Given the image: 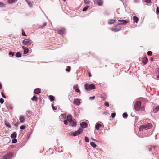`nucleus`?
Returning <instances> with one entry per match:
<instances>
[{"instance_id": "nucleus-24", "label": "nucleus", "mask_w": 159, "mask_h": 159, "mask_svg": "<svg viewBox=\"0 0 159 159\" xmlns=\"http://www.w3.org/2000/svg\"><path fill=\"white\" fill-rule=\"evenodd\" d=\"M16 56L17 57H21V55L20 52H18L16 54Z\"/></svg>"}, {"instance_id": "nucleus-6", "label": "nucleus", "mask_w": 159, "mask_h": 159, "mask_svg": "<svg viewBox=\"0 0 159 159\" xmlns=\"http://www.w3.org/2000/svg\"><path fill=\"white\" fill-rule=\"evenodd\" d=\"M23 43L25 45L29 46L32 43V41L29 39H25L23 41Z\"/></svg>"}, {"instance_id": "nucleus-32", "label": "nucleus", "mask_w": 159, "mask_h": 159, "mask_svg": "<svg viewBox=\"0 0 159 159\" xmlns=\"http://www.w3.org/2000/svg\"><path fill=\"white\" fill-rule=\"evenodd\" d=\"M31 99L33 101L34 100H36L37 99V98L35 96H34Z\"/></svg>"}, {"instance_id": "nucleus-37", "label": "nucleus", "mask_w": 159, "mask_h": 159, "mask_svg": "<svg viewBox=\"0 0 159 159\" xmlns=\"http://www.w3.org/2000/svg\"><path fill=\"white\" fill-rule=\"evenodd\" d=\"M104 105L105 106H107V107H108L109 106L108 102L107 101L105 102L104 103Z\"/></svg>"}, {"instance_id": "nucleus-12", "label": "nucleus", "mask_w": 159, "mask_h": 159, "mask_svg": "<svg viewBox=\"0 0 159 159\" xmlns=\"http://www.w3.org/2000/svg\"><path fill=\"white\" fill-rule=\"evenodd\" d=\"M20 121L21 123H24L25 121V118L23 116H21L19 117Z\"/></svg>"}, {"instance_id": "nucleus-52", "label": "nucleus", "mask_w": 159, "mask_h": 159, "mask_svg": "<svg viewBox=\"0 0 159 159\" xmlns=\"http://www.w3.org/2000/svg\"><path fill=\"white\" fill-rule=\"evenodd\" d=\"M89 77H91V73H89Z\"/></svg>"}, {"instance_id": "nucleus-56", "label": "nucleus", "mask_w": 159, "mask_h": 159, "mask_svg": "<svg viewBox=\"0 0 159 159\" xmlns=\"http://www.w3.org/2000/svg\"><path fill=\"white\" fill-rule=\"evenodd\" d=\"M25 0L27 2L28 1L27 0Z\"/></svg>"}, {"instance_id": "nucleus-38", "label": "nucleus", "mask_w": 159, "mask_h": 159, "mask_svg": "<svg viewBox=\"0 0 159 159\" xmlns=\"http://www.w3.org/2000/svg\"><path fill=\"white\" fill-rule=\"evenodd\" d=\"M85 141L86 142H89V139L88 137L87 136H86L85 138Z\"/></svg>"}, {"instance_id": "nucleus-48", "label": "nucleus", "mask_w": 159, "mask_h": 159, "mask_svg": "<svg viewBox=\"0 0 159 159\" xmlns=\"http://www.w3.org/2000/svg\"><path fill=\"white\" fill-rule=\"evenodd\" d=\"M95 96H93V97H90L89 99H90L93 100V99H95Z\"/></svg>"}, {"instance_id": "nucleus-3", "label": "nucleus", "mask_w": 159, "mask_h": 159, "mask_svg": "<svg viewBox=\"0 0 159 159\" xmlns=\"http://www.w3.org/2000/svg\"><path fill=\"white\" fill-rule=\"evenodd\" d=\"M85 89L87 90H88L89 89V90H92V89H95V86L93 84H91L89 85H88L87 84H86L84 85Z\"/></svg>"}, {"instance_id": "nucleus-9", "label": "nucleus", "mask_w": 159, "mask_h": 159, "mask_svg": "<svg viewBox=\"0 0 159 159\" xmlns=\"http://www.w3.org/2000/svg\"><path fill=\"white\" fill-rule=\"evenodd\" d=\"M74 103L76 105H79L80 104V100L78 99H75L74 100Z\"/></svg>"}, {"instance_id": "nucleus-29", "label": "nucleus", "mask_w": 159, "mask_h": 159, "mask_svg": "<svg viewBox=\"0 0 159 159\" xmlns=\"http://www.w3.org/2000/svg\"><path fill=\"white\" fill-rule=\"evenodd\" d=\"M5 6V4L4 3L0 2V7H3Z\"/></svg>"}, {"instance_id": "nucleus-14", "label": "nucleus", "mask_w": 159, "mask_h": 159, "mask_svg": "<svg viewBox=\"0 0 159 159\" xmlns=\"http://www.w3.org/2000/svg\"><path fill=\"white\" fill-rule=\"evenodd\" d=\"M69 122H70V125L71 126H74L76 123V120H72Z\"/></svg>"}, {"instance_id": "nucleus-22", "label": "nucleus", "mask_w": 159, "mask_h": 159, "mask_svg": "<svg viewBox=\"0 0 159 159\" xmlns=\"http://www.w3.org/2000/svg\"><path fill=\"white\" fill-rule=\"evenodd\" d=\"M90 144L91 145L93 148H95L96 147V144L93 142H91Z\"/></svg>"}, {"instance_id": "nucleus-20", "label": "nucleus", "mask_w": 159, "mask_h": 159, "mask_svg": "<svg viewBox=\"0 0 159 159\" xmlns=\"http://www.w3.org/2000/svg\"><path fill=\"white\" fill-rule=\"evenodd\" d=\"M22 48L24 50V53H27L28 52V49L26 48L24 46H22Z\"/></svg>"}, {"instance_id": "nucleus-17", "label": "nucleus", "mask_w": 159, "mask_h": 159, "mask_svg": "<svg viewBox=\"0 0 159 159\" xmlns=\"http://www.w3.org/2000/svg\"><path fill=\"white\" fill-rule=\"evenodd\" d=\"M133 20L134 23H137L138 21V18L135 16H134L133 17Z\"/></svg>"}, {"instance_id": "nucleus-25", "label": "nucleus", "mask_w": 159, "mask_h": 159, "mask_svg": "<svg viewBox=\"0 0 159 159\" xmlns=\"http://www.w3.org/2000/svg\"><path fill=\"white\" fill-rule=\"evenodd\" d=\"M49 98L51 100V101H52L54 100V97L52 96V95H50L49 96Z\"/></svg>"}, {"instance_id": "nucleus-41", "label": "nucleus", "mask_w": 159, "mask_h": 159, "mask_svg": "<svg viewBox=\"0 0 159 159\" xmlns=\"http://www.w3.org/2000/svg\"><path fill=\"white\" fill-rule=\"evenodd\" d=\"M144 1L147 3H150L151 0H144Z\"/></svg>"}, {"instance_id": "nucleus-31", "label": "nucleus", "mask_w": 159, "mask_h": 159, "mask_svg": "<svg viewBox=\"0 0 159 159\" xmlns=\"http://www.w3.org/2000/svg\"><path fill=\"white\" fill-rule=\"evenodd\" d=\"M15 0H9L8 2L10 3H13L15 2Z\"/></svg>"}, {"instance_id": "nucleus-1", "label": "nucleus", "mask_w": 159, "mask_h": 159, "mask_svg": "<svg viewBox=\"0 0 159 159\" xmlns=\"http://www.w3.org/2000/svg\"><path fill=\"white\" fill-rule=\"evenodd\" d=\"M119 22H123V23H120L116 25L114 28H111V30L113 31L117 32L120 31L121 29V27L119 26L120 25H125L127 23V21L125 20H118Z\"/></svg>"}, {"instance_id": "nucleus-8", "label": "nucleus", "mask_w": 159, "mask_h": 159, "mask_svg": "<svg viewBox=\"0 0 159 159\" xmlns=\"http://www.w3.org/2000/svg\"><path fill=\"white\" fill-rule=\"evenodd\" d=\"M58 33L61 35L65 34L66 33V30L64 29H59L58 30Z\"/></svg>"}, {"instance_id": "nucleus-55", "label": "nucleus", "mask_w": 159, "mask_h": 159, "mask_svg": "<svg viewBox=\"0 0 159 159\" xmlns=\"http://www.w3.org/2000/svg\"><path fill=\"white\" fill-rule=\"evenodd\" d=\"M158 72H159V69H158Z\"/></svg>"}, {"instance_id": "nucleus-39", "label": "nucleus", "mask_w": 159, "mask_h": 159, "mask_svg": "<svg viewBox=\"0 0 159 159\" xmlns=\"http://www.w3.org/2000/svg\"><path fill=\"white\" fill-rule=\"evenodd\" d=\"M4 102V100L3 98H1L0 99V103H1V104L3 103Z\"/></svg>"}, {"instance_id": "nucleus-5", "label": "nucleus", "mask_w": 159, "mask_h": 159, "mask_svg": "<svg viewBox=\"0 0 159 159\" xmlns=\"http://www.w3.org/2000/svg\"><path fill=\"white\" fill-rule=\"evenodd\" d=\"M13 155V154L11 152L7 153L3 156L2 159H9L12 157Z\"/></svg>"}, {"instance_id": "nucleus-30", "label": "nucleus", "mask_w": 159, "mask_h": 159, "mask_svg": "<svg viewBox=\"0 0 159 159\" xmlns=\"http://www.w3.org/2000/svg\"><path fill=\"white\" fill-rule=\"evenodd\" d=\"M147 54L148 55L151 56L152 54V52L151 51H148L147 52Z\"/></svg>"}, {"instance_id": "nucleus-33", "label": "nucleus", "mask_w": 159, "mask_h": 159, "mask_svg": "<svg viewBox=\"0 0 159 159\" xmlns=\"http://www.w3.org/2000/svg\"><path fill=\"white\" fill-rule=\"evenodd\" d=\"M127 116V114L126 113H124L123 114V116L124 118H126Z\"/></svg>"}, {"instance_id": "nucleus-21", "label": "nucleus", "mask_w": 159, "mask_h": 159, "mask_svg": "<svg viewBox=\"0 0 159 159\" xmlns=\"http://www.w3.org/2000/svg\"><path fill=\"white\" fill-rule=\"evenodd\" d=\"M159 110V106H157L153 109V112L155 113L157 112Z\"/></svg>"}, {"instance_id": "nucleus-36", "label": "nucleus", "mask_w": 159, "mask_h": 159, "mask_svg": "<svg viewBox=\"0 0 159 159\" xmlns=\"http://www.w3.org/2000/svg\"><path fill=\"white\" fill-rule=\"evenodd\" d=\"M68 121L66 119L64 120V123L66 125H67L68 124Z\"/></svg>"}, {"instance_id": "nucleus-19", "label": "nucleus", "mask_w": 159, "mask_h": 159, "mask_svg": "<svg viewBox=\"0 0 159 159\" xmlns=\"http://www.w3.org/2000/svg\"><path fill=\"white\" fill-rule=\"evenodd\" d=\"M115 21V20L114 19H110L108 20V23L109 24H111L114 23Z\"/></svg>"}, {"instance_id": "nucleus-47", "label": "nucleus", "mask_w": 159, "mask_h": 159, "mask_svg": "<svg viewBox=\"0 0 159 159\" xmlns=\"http://www.w3.org/2000/svg\"><path fill=\"white\" fill-rule=\"evenodd\" d=\"M27 2L28 5L30 7H31L32 4H31V3L30 2H28V1H27Z\"/></svg>"}, {"instance_id": "nucleus-51", "label": "nucleus", "mask_w": 159, "mask_h": 159, "mask_svg": "<svg viewBox=\"0 0 159 159\" xmlns=\"http://www.w3.org/2000/svg\"><path fill=\"white\" fill-rule=\"evenodd\" d=\"M91 139L93 141H97V140L93 138H91Z\"/></svg>"}, {"instance_id": "nucleus-35", "label": "nucleus", "mask_w": 159, "mask_h": 159, "mask_svg": "<svg viewBox=\"0 0 159 159\" xmlns=\"http://www.w3.org/2000/svg\"><path fill=\"white\" fill-rule=\"evenodd\" d=\"M25 128H26L25 126V125H21L20 127V129H21L22 130L25 129Z\"/></svg>"}, {"instance_id": "nucleus-23", "label": "nucleus", "mask_w": 159, "mask_h": 159, "mask_svg": "<svg viewBox=\"0 0 159 159\" xmlns=\"http://www.w3.org/2000/svg\"><path fill=\"white\" fill-rule=\"evenodd\" d=\"M74 88L76 92H79L80 91L79 89L78 88L77 86H74Z\"/></svg>"}, {"instance_id": "nucleus-58", "label": "nucleus", "mask_w": 159, "mask_h": 159, "mask_svg": "<svg viewBox=\"0 0 159 159\" xmlns=\"http://www.w3.org/2000/svg\"><path fill=\"white\" fill-rule=\"evenodd\" d=\"M64 1H65V0H64Z\"/></svg>"}, {"instance_id": "nucleus-2", "label": "nucleus", "mask_w": 159, "mask_h": 159, "mask_svg": "<svg viewBox=\"0 0 159 159\" xmlns=\"http://www.w3.org/2000/svg\"><path fill=\"white\" fill-rule=\"evenodd\" d=\"M152 127V126L151 124L150 123H148L146 125H143L141 126L139 129V131H142L143 129L147 130L149 129Z\"/></svg>"}, {"instance_id": "nucleus-26", "label": "nucleus", "mask_w": 159, "mask_h": 159, "mask_svg": "<svg viewBox=\"0 0 159 159\" xmlns=\"http://www.w3.org/2000/svg\"><path fill=\"white\" fill-rule=\"evenodd\" d=\"M88 7H89V6H86V7H84L83 9V11H86L88 9Z\"/></svg>"}, {"instance_id": "nucleus-18", "label": "nucleus", "mask_w": 159, "mask_h": 159, "mask_svg": "<svg viewBox=\"0 0 159 159\" xmlns=\"http://www.w3.org/2000/svg\"><path fill=\"white\" fill-rule=\"evenodd\" d=\"M34 93L36 94H38L40 93V89L39 88H37L35 89Z\"/></svg>"}, {"instance_id": "nucleus-45", "label": "nucleus", "mask_w": 159, "mask_h": 159, "mask_svg": "<svg viewBox=\"0 0 159 159\" xmlns=\"http://www.w3.org/2000/svg\"><path fill=\"white\" fill-rule=\"evenodd\" d=\"M1 95H2V96L4 98H6V97H5V95H4V94H3V93L2 92H1Z\"/></svg>"}, {"instance_id": "nucleus-40", "label": "nucleus", "mask_w": 159, "mask_h": 159, "mask_svg": "<svg viewBox=\"0 0 159 159\" xmlns=\"http://www.w3.org/2000/svg\"><path fill=\"white\" fill-rule=\"evenodd\" d=\"M70 66H68V68L66 69V70L67 71H70Z\"/></svg>"}, {"instance_id": "nucleus-15", "label": "nucleus", "mask_w": 159, "mask_h": 159, "mask_svg": "<svg viewBox=\"0 0 159 159\" xmlns=\"http://www.w3.org/2000/svg\"><path fill=\"white\" fill-rule=\"evenodd\" d=\"M17 134L16 132H14L11 134V137L12 139L16 138V137Z\"/></svg>"}, {"instance_id": "nucleus-54", "label": "nucleus", "mask_w": 159, "mask_h": 159, "mask_svg": "<svg viewBox=\"0 0 159 159\" xmlns=\"http://www.w3.org/2000/svg\"><path fill=\"white\" fill-rule=\"evenodd\" d=\"M2 85L1 83H0V89L2 88Z\"/></svg>"}, {"instance_id": "nucleus-27", "label": "nucleus", "mask_w": 159, "mask_h": 159, "mask_svg": "<svg viewBox=\"0 0 159 159\" xmlns=\"http://www.w3.org/2000/svg\"><path fill=\"white\" fill-rule=\"evenodd\" d=\"M17 142V140L16 138L13 139H12V143H16Z\"/></svg>"}, {"instance_id": "nucleus-43", "label": "nucleus", "mask_w": 159, "mask_h": 159, "mask_svg": "<svg viewBox=\"0 0 159 159\" xmlns=\"http://www.w3.org/2000/svg\"><path fill=\"white\" fill-rule=\"evenodd\" d=\"M115 115H116V114L115 113H112L111 114V117H112V118H114L115 116Z\"/></svg>"}, {"instance_id": "nucleus-57", "label": "nucleus", "mask_w": 159, "mask_h": 159, "mask_svg": "<svg viewBox=\"0 0 159 159\" xmlns=\"http://www.w3.org/2000/svg\"><path fill=\"white\" fill-rule=\"evenodd\" d=\"M122 23H123V22H121Z\"/></svg>"}, {"instance_id": "nucleus-16", "label": "nucleus", "mask_w": 159, "mask_h": 159, "mask_svg": "<svg viewBox=\"0 0 159 159\" xmlns=\"http://www.w3.org/2000/svg\"><path fill=\"white\" fill-rule=\"evenodd\" d=\"M72 117L71 115L70 114H69L67 116L66 120L68 121V122H70L72 120Z\"/></svg>"}, {"instance_id": "nucleus-34", "label": "nucleus", "mask_w": 159, "mask_h": 159, "mask_svg": "<svg viewBox=\"0 0 159 159\" xmlns=\"http://www.w3.org/2000/svg\"><path fill=\"white\" fill-rule=\"evenodd\" d=\"M84 2L86 4H88L89 3V1L87 0H84Z\"/></svg>"}, {"instance_id": "nucleus-11", "label": "nucleus", "mask_w": 159, "mask_h": 159, "mask_svg": "<svg viewBox=\"0 0 159 159\" xmlns=\"http://www.w3.org/2000/svg\"><path fill=\"white\" fill-rule=\"evenodd\" d=\"M102 125L101 124L99 123H96L95 125V129H96L98 130L99 128L102 126Z\"/></svg>"}, {"instance_id": "nucleus-42", "label": "nucleus", "mask_w": 159, "mask_h": 159, "mask_svg": "<svg viewBox=\"0 0 159 159\" xmlns=\"http://www.w3.org/2000/svg\"><path fill=\"white\" fill-rule=\"evenodd\" d=\"M156 13L157 14H158L159 13V9L158 7L157 8V9H156Z\"/></svg>"}, {"instance_id": "nucleus-10", "label": "nucleus", "mask_w": 159, "mask_h": 159, "mask_svg": "<svg viewBox=\"0 0 159 159\" xmlns=\"http://www.w3.org/2000/svg\"><path fill=\"white\" fill-rule=\"evenodd\" d=\"M80 125L81 126V127L80 128H82L83 129V128L87 127V124L84 122H82L80 124Z\"/></svg>"}, {"instance_id": "nucleus-28", "label": "nucleus", "mask_w": 159, "mask_h": 159, "mask_svg": "<svg viewBox=\"0 0 159 159\" xmlns=\"http://www.w3.org/2000/svg\"><path fill=\"white\" fill-rule=\"evenodd\" d=\"M147 59L146 58H144L143 60V62L145 64H146L147 63Z\"/></svg>"}, {"instance_id": "nucleus-13", "label": "nucleus", "mask_w": 159, "mask_h": 159, "mask_svg": "<svg viewBox=\"0 0 159 159\" xmlns=\"http://www.w3.org/2000/svg\"><path fill=\"white\" fill-rule=\"evenodd\" d=\"M98 6H101L102 5L103 2L102 0H95Z\"/></svg>"}, {"instance_id": "nucleus-44", "label": "nucleus", "mask_w": 159, "mask_h": 159, "mask_svg": "<svg viewBox=\"0 0 159 159\" xmlns=\"http://www.w3.org/2000/svg\"><path fill=\"white\" fill-rule=\"evenodd\" d=\"M5 125L7 126L8 128H11V126L10 125H9V124H6Z\"/></svg>"}, {"instance_id": "nucleus-49", "label": "nucleus", "mask_w": 159, "mask_h": 159, "mask_svg": "<svg viewBox=\"0 0 159 159\" xmlns=\"http://www.w3.org/2000/svg\"><path fill=\"white\" fill-rule=\"evenodd\" d=\"M52 107L53 110H55L57 109V107H54L53 105H52Z\"/></svg>"}, {"instance_id": "nucleus-7", "label": "nucleus", "mask_w": 159, "mask_h": 159, "mask_svg": "<svg viewBox=\"0 0 159 159\" xmlns=\"http://www.w3.org/2000/svg\"><path fill=\"white\" fill-rule=\"evenodd\" d=\"M83 129L82 128H79L78 130L74 132L72 134L73 136H75L77 135H79L80 133L82 132Z\"/></svg>"}, {"instance_id": "nucleus-53", "label": "nucleus", "mask_w": 159, "mask_h": 159, "mask_svg": "<svg viewBox=\"0 0 159 159\" xmlns=\"http://www.w3.org/2000/svg\"><path fill=\"white\" fill-rule=\"evenodd\" d=\"M156 77L157 79H159V75H157L156 76Z\"/></svg>"}, {"instance_id": "nucleus-46", "label": "nucleus", "mask_w": 159, "mask_h": 159, "mask_svg": "<svg viewBox=\"0 0 159 159\" xmlns=\"http://www.w3.org/2000/svg\"><path fill=\"white\" fill-rule=\"evenodd\" d=\"M14 54V52H10L9 53V55H12V56H13Z\"/></svg>"}, {"instance_id": "nucleus-50", "label": "nucleus", "mask_w": 159, "mask_h": 159, "mask_svg": "<svg viewBox=\"0 0 159 159\" xmlns=\"http://www.w3.org/2000/svg\"><path fill=\"white\" fill-rule=\"evenodd\" d=\"M22 35L23 36H26V35L25 34V33L24 32H22Z\"/></svg>"}, {"instance_id": "nucleus-4", "label": "nucleus", "mask_w": 159, "mask_h": 159, "mask_svg": "<svg viewBox=\"0 0 159 159\" xmlns=\"http://www.w3.org/2000/svg\"><path fill=\"white\" fill-rule=\"evenodd\" d=\"M141 102L140 101H137L134 104V107L135 109L137 111H139L140 110Z\"/></svg>"}]
</instances>
